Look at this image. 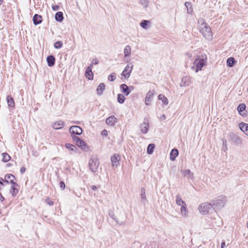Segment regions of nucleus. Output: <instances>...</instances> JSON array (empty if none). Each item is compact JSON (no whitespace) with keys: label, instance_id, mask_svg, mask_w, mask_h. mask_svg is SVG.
Segmentation results:
<instances>
[{"label":"nucleus","instance_id":"obj_1","mask_svg":"<svg viewBox=\"0 0 248 248\" xmlns=\"http://www.w3.org/2000/svg\"><path fill=\"white\" fill-rule=\"evenodd\" d=\"M198 27L200 32L206 39H212L213 34L209 26L205 22L203 18H200L198 20Z\"/></svg>","mask_w":248,"mask_h":248},{"label":"nucleus","instance_id":"obj_2","mask_svg":"<svg viewBox=\"0 0 248 248\" xmlns=\"http://www.w3.org/2000/svg\"><path fill=\"white\" fill-rule=\"evenodd\" d=\"M207 62V56L206 55H198L196 56L194 62L192 69L195 70L196 73L202 70L203 66L206 65Z\"/></svg>","mask_w":248,"mask_h":248},{"label":"nucleus","instance_id":"obj_3","mask_svg":"<svg viewBox=\"0 0 248 248\" xmlns=\"http://www.w3.org/2000/svg\"><path fill=\"white\" fill-rule=\"evenodd\" d=\"M226 202V198L221 196L218 197L212 203L213 208L214 210L220 209L223 207Z\"/></svg>","mask_w":248,"mask_h":248},{"label":"nucleus","instance_id":"obj_4","mask_svg":"<svg viewBox=\"0 0 248 248\" xmlns=\"http://www.w3.org/2000/svg\"><path fill=\"white\" fill-rule=\"evenodd\" d=\"M99 165V161L97 158H92L90 159L89 166L90 170L93 172H95L97 171Z\"/></svg>","mask_w":248,"mask_h":248},{"label":"nucleus","instance_id":"obj_5","mask_svg":"<svg viewBox=\"0 0 248 248\" xmlns=\"http://www.w3.org/2000/svg\"><path fill=\"white\" fill-rule=\"evenodd\" d=\"M211 208L212 204L208 202L202 203L199 207L200 212L203 214H207Z\"/></svg>","mask_w":248,"mask_h":248},{"label":"nucleus","instance_id":"obj_6","mask_svg":"<svg viewBox=\"0 0 248 248\" xmlns=\"http://www.w3.org/2000/svg\"><path fill=\"white\" fill-rule=\"evenodd\" d=\"M133 67V65L131 63L127 65L124 68L123 72L122 73L121 76L122 77H124L126 79L128 78L132 71Z\"/></svg>","mask_w":248,"mask_h":248},{"label":"nucleus","instance_id":"obj_7","mask_svg":"<svg viewBox=\"0 0 248 248\" xmlns=\"http://www.w3.org/2000/svg\"><path fill=\"white\" fill-rule=\"evenodd\" d=\"M69 132L72 135H80L82 133V129L78 126L74 125L70 127Z\"/></svg>","mask_w":248,"mask_h":248},{"label":"nucleus","instance_id":"obj_8","mask_svg":"<svg viewBox=\"0 0 248 248\" xmlns=\"http://www.w3.org/2000/svg\"><path fill=\"white\" fill-rule=\"evenodd\" d=\"M149 128V124L147 119H144L143 123L140 125V129L141 132L143 134L148 132Z\"/></svg>","mask_w":248,"mask_h":248},{"label":"nucleus","instance_id":"obj_9","mask_svg":"<svg viewBox=\"0 0 248 248\" xmlns=\"http://www.w3.org/2000/svg\"><path fill=\"white\" fill-rule=\"evenodd\" d=\"M155 91L154 90L152 91H149L146 94V97H145V104L147 106L150 105L151 102L152 101L154 94H155Z\"/></svg>","mask_w":248,"mask_h":248},{"label":"nucleus","instance_id":"obj_10","mask_svg":"<svg viewBox=\"0 0 248 248\" xmlns=\"http://www.w3.org/2000/svg\"><path fill=\"white\" fill-rule=\"evenodd\" d=\"M117 118L114 115H111L106 119V124L110 126H114L116 123H117Z\"/></svg>","mask_w":248,"mask_h":248},{"label":"nucleus","instance_id":"obj_11","mask_svg":"<svg viewBox=\"0 0 248 248\" xmlns=\"http://www.w3.org/2000/svg\"><path fill=\"white\" fill-rule=\"evenodd\" d=\"M191 82V78L188 76H185L182 78L180 85L181 87L188 86Z\"/></svg>","mask_w":248,"mask_h":248},{"label":"nucleus","instance_id":"obj_12","mask_svg":"<svg viewBox=\"0 0 248 248\" xmlns=\"http://www.w3.org/2000/svg\"><path fill=\"white\" fill-rule=\"evenodd\" d=\"M120 156L118 154H114L111 157V161L113 166H117L119 164Z\"/></svg>","mask_w":248,"mask_h":248},{"label":"nucleus","instance_id":"obj_13","mask_svg":"<svg viewBox=\"0 0 248 248\" xmlns=\"http://www.w3.org/2000/svg\"><path fill=\"white\" fill-rule=\"evenodd\" d=\"M77 145L85 152L89 150V148L87 143L82 140H80L77 143Z\"/></svg>","mask_w":248,"mask_h":248},{"label":"nucleus","instance_id":"obj_14","mask_svg":"<svg viewBox=\"0 0 248 248\" xmlns=\"http://www.w3.org/2000/svg\"><path fill=\"white\" fill-rule=\"evenodd\" d=\"M91 67H88L86 70L85 75L89 80H93V74L92 70Z\"/></svg>","mask_w":248,"mask_h":248},{"label":"nucleus","instance_id":"obj_15","mask_svg":"<svg viewBox=\"0 0 248 248\" xmlns=\"http://www.w3.org/2000/svg\"><path fill=\"white\" fill-rule=\"evenodd\" d=\"M64 125V123L62 121H59L54 123L52 126L55 129H60L62 128Z\"/></svg>","mask_w":248,"mask_h":248},{"label":"nucleus","instance_id":"obj_16","mask_svg":"<svg viewBox=\"0 0 248 248\" xmlns=\"http://www.w3.org/2000/svg\"><path fill=\"white\" fill-rule=\"evenodd\" d=\"M33 21L35 25L39 24L42 22V17L41 16L35 14L33 17Z\"/></svg>","mask_w":248,"mask_h":248},{"label":"nucleus","instance_id":"obj_17","mask_svg":"<svg viewBox=\"0 0 248 248\" xmlns=\"http://www.w3.org/2000/svg\"><path fill=\"white\" fill-rule=\"evenodd\" d=\"M65 147L70 151L71 154L76 152L78 149L76 146L70 143H66Z\"/></svg>","mask_w":248,"mask_h":248},{"label":"nucleus","instance_id":"obj_18","mask_svg":"<svg viewBox=\"0 0 248 248\" xmlns=\"http://www.w3.org/2000/svg\"><path fill=\"white\" fill-rule=\"evenodd\" d=\"M46 61L49 66H52L55 64V58L53 56L50 55L47 57Z\"/></svg>","mask_w":248,"mask_h":248},{"label":"nucleus","instance_id":"obj_19","mask_svg":"<svg viewBox=\"0 0 248 248\" xmlns=\"http://www.w3.org/2000/svg\"><path fill=\"white\" fill-rule=\"evenodd\" d=\"M179 152L177 149H173L170 153V159L171 161H174L176 157L178 156Z\"/></svg>","mask_w":248,"mask_h":248},{"label":"nucleus","instance_id":"obj_20","mask_svg":"<svg viewBox=\"0 0 248 248\" xmlns=\"http://www.w3.org/2000/svg\"><path fill=\"white\" fill-rule=\"evenodd\" d=\"M120 89L122 92L125 94V95H128L130 93V91H129V88L127 86V85L125 84H123L120 86Z\"/></svg>","mask_w":248,"mask_h":248},{"label":"nucleus","instance_id":"obj_21","mask_svg":"<svg viewBox=\"0 0 248 248\" xmlns=\"http://www.w3.org/2000/svg\"><path fill=\"white\" fill-rule=\"evenodd\" d=\"M181 172L183 174V175L184 176L187 177V178H192L193 177V174L191 172L190 170H181Z\"/></svg>","mask_w":248,"mask_h":248},{"label":"nucleus","instance_id":"obj_22","mask_svg":"<svg viewBox=\"0 0 248 248\" xmlns=\"http://www.w3.org/2000/svg\"><path fill=\"white\" fill-rule=\"evenodd\" d=\"M105 85L104 83H100L96 89V92H97V94L99 95H101L102 94L103 91L105 90Z\"/></svg>","mask_w":248,"mask_h":248},{"label":"nucleus","instance_id":"obj_23","mask_svg":"<svg viewBox=\"0 0 248 248\" xmlns=\"http://www.w3.org/2000/svg\"><path fill=\"white\" fill-rule=\"evenodd\" d=\"M232 140L236 145L240 144L242 143L241 138L237 135H233L232 136Z\"/></svg>","mask_w":248,"mask_h":248},{"label":"nucleus","instance_id":"obj_24","mask_svg":"<svg viewBox=\"0 0 248 248\" xmlns=\"http://www.w3.org/2000/svg\"><path fill=\"white\" fill-rule=\"evenodd\" d=\"M131 47L129 45L126 46L124 49V58L125 59L126 57L129 56L131 54Z\"/></svg>","mask_w":248,"mask_h":248},{"label":"nucleus","instance_id":"obj_25","mask_svg":"<svg viewBox=\"0 0 248 248\" xmlns=\"http://www.w3.org/2000/svg\"><path fill=\"white\" fill-rule=\"evenodd\" d=\"M18 186H11V189H10V193H11L13 197H15L18 192V190L17 188V187Z\"/></svg>","mask_w":248,"mask_h":248},{"label":"nucleus","instance_id":"obj_26","mask_svg":"<svg viewBox=\"0 0 248 248\" xmlns=\"http://www.w3.org/2000/svg\"><path fill=\"white\" fill-rule=\"evenodd\" d=\"M55 18L57 21L61 22L63 19V13L62 12H58L55 15Z\"/></svg>","mask_w":248,"mask_h":248},{"label":"nucleus","instance_id":"obj_27","mask_svg":"<svg viewBox=\"0 0 248 248\" xmlns=\"http://www.w3.org/2000/svg\"><path fill=\"white\" fill-rule=\"evenodd\" d=\"M176 202L177 204L179 206H182L184 205V206H186V203L184 201H183L181 198L180 196L179 195H176Z\"/></svg>","mask_w":248,"mask_h":248},{"label":"nucleus","instance_id":"obj_28","mask_svg":"<svg viewBox=\"0 0 248 248\" xmlns=\"http://www.w3.org/2000/svg\"><path fill=\"white\" fill-rule=\"evenodd\" d=\"M7 102L8 105L9 107H14L15 106V102L13 98L10 95L7 96Z\"/></svg>","mask_w":248,"mask_h":248},{"label":"nucleus","instance_id":"obj_29","mask_svg":"<svg viewBox=\"0 0 248 248\" xmlns=\"http://www.w3.org/2000/svg\"><path fill=\"white\" fill-rule=\"evenodd\" d=\"M180 211H181V214L182 215V216L185 217H187L188 210L186 208V205L184 206V205L182 206H181Z\"/></svg>","mask_w":248,"mask_h":248},{"label":"nucleus","instance_id":"obj_30","mask_svg":"<svg viewBox=\"0 0 248 248\" xmlns=\"http://www.w3.org/2000/svg\"><path fill=\"white\" fill-rule=\"evenodd\" d=\"M158 99L160 100H161L163 104L166 105L168 104V100L167 98L164 95L159 94L158 96Z\"/></svg>","mask_w":248,"mask_h":248},{"label":"nucleus","instance_id":"obj_31","mask_svg":"<svg viewBox=\"0 0 248 248\" xmlns=\"http://www.w3.org/2000/svg\"><path fill=\"white\" fill-rule=\"evenodd\" d=\"M239 127L240 129L246 134L248 128V124L244 123H241L239 124Z\"/></svg>","mask_w":248,"mask_h":248},{"label":"nucleus","instance_id":"obj_32","mask_svg":"<svg viewBox=\"0 0 248 248\" xmlns=\"http://www.w3.org/2000/svg\"><path fill=\"white\" fill-rule=\"evenodd\" d=\"M235 63V60L233 57L229 58L227 59V65L228 67H232Z\"/></svg>","mask_w":248,"mask_h":248},{"label":"nucleus","instance_id":"obj_33","mask_svg":"<svg viewBox=\"0 0 248 248\" xmlns=\"http://www.w3.org/2000/svg\"><path fill=\"white\" fill-rule=\"evenodd\" d=\"M185 5L187 8V13L191 14L193 12L191 3L190 2H186Z\"/></svg>","mask_w":248,"mask_h":248},{"label":"nucleus","instance_id":"obj_34","mask_svg":"<svg viewBox=\"0 0 248 248\" xmlns=\"http://www.w3.org/2000/svg\"><path fill=\"white\" fill-rule=\"evenodd\" d=\"M2 161L4 162H7L11 159L10 156L6 153L2 154Z\"/></svg>","mask_w":248,"mask_h":248},{"label":"nucleus","instance_id":"obj_35","mask_svg":"<svg viewBox=\"0 0 248 248\" xmlns=\"http://www.w3.org/2000/svg\"><path fill=\"white\" fill-rule=\"evenodd\" d=\"M139 1L143 8H146L149 6V0H139Z\"/></svg>","mask_w":248,"mask_h":248},{"label":"nucleus","instance_id":"obj_36","mask_svg":"<svg viewBox=\"0 0 248 248\" xmlns=\"http://www.w3.org/2000/svg\"><path fill=\"white\" fill-rule=\"evenodd\" d=\"M150 23V21L149 20H142L140 23V26L144 29H147L148 28V25Z\"/></svg>","mask_w":248,"mask_h":248},{"label":"nucleus","instance_id":"obj_37","mask_svg":"<svg viewBox=\"0 0 248 248\" xmlns=\"http://www.w3.org/2000/svg\"><path fill=\"white\" fill-rule=\"evenodd\" d=\"M125 100V97L124 95L122 94H118L117 96V101L120 104H123L124 103Z\"/></svg>","mask_w":248,"mask_h":248},{"label":"nucleus","instance_id":"obj_38","mask_svg":"<svg viewBox=\"0 0 248 248\" xmlns=\"http://www.w3.org/2000/svg\"><path fill=\"white\" fill-rule=\"evenodd\" d=\"M155 145L154 144H150L147 148V153L149 155L152 154L154 152Z\"/></svg>","mask_w":248,"mask_h":248},{"label":"nucleus","instance_id":"obj_39","mask_svg":"<svg viewBox=\"0 0 248 248\" xmlns=\"http://www.w3.org/2000/svg\"><path fill=\"white\" fill-rule=\"evenodd\" d=\"M63 43L61 41H58L54 43V47L56 49H59L62 46Z\"/></svg>","mask_w":248,"mask_h":248},{"label":"nucleus","instance_id":"obj_40","mask_svg":"<svg viewBox=\"0 0 248 248\" xmlns=\"http://www.w3.org/2000/svg\"><path fill=\"white\" fill-rule=\"evenodd\" d=\"M141 199L142 201H145L146 200L145 189L144 187L141 188Z\"/></svg>","mask_w":248,"mask_h":248},{"label":"nucleus","instance_id":"obj_41","mask_svg":"<svg viewBox=\"0 0 248 248\" xmlns=\"http://www.w3.org/2000/svg\"><path fill=\"white\" fill-rule=\"evenodd\" d=\"M246 109V105L244 104H240L238 108V111L240 112V113L244 111Z\"/></svg>","mask_w":248,"mask_h":248},{"label":"nucleus","instance_id":"obj_42","mask_svg":"<svg viewBox=\"0 0 248 248\" xmlns=\"http://www.w3.org/2000/svg\"><path fill=\"white\" fill-rule=\"evenodd\" d=\"M116 79L115 74L112 73L108 77V79L110 81H113Z\"/></svg>","mask_w":248,"mask_h":248},{"label":"nucleus","instance_id":"obj_43","mask_svg":"<svg viewBox=\"0 0 248 248\" xmlns=\"http://www.w3.org/2000/svg\"><path fill=\"white\" fill-rule=\"evenodd\" d=\"M15 179V177L12 174H8L5 176V179H8L10 181L11 179Z\"/></svg>","mask_w":248,"mask_h":248},{"label":"nucleus","instance_id":"obj_44","mask_svg":"<svg viewBox=\"0 0 248 248\" xmlns=\"http://www.w3.org/2000/svg\"><path fill=\"white\" fill-rule=\"evenodd\" d=\"M98 63H99V61H98V60H97L96 59H93V60L92 61V62H91V64L90 65V66H89V67H91V68H92L93 66V65H96V64H98Z\"/></svg>","mask_w":248,"mask_h":248},{"label":"nucleus","instance_id":"obj_45","mask_svg":"<svg viewBox=\"0 0 248 248\" xmlns=\"http://www.w3.org/2000/svg\"><path fill=\"white\" fill-rule=\"evenodd\" d=\"M71 137H72L73 140L76 142V144L81 140L78 137L76 136L75 135H72L71 134Z\"/></svg>","mask_w":248,"mask_h":248},{"label":"nucleus","instance_id":"obj_46","mask_svg":"<svg viewBox=\"0 0 248 248\" xmlns=\"http://www.w3.org/2000/svg\"><path fill=\"white\" fill-rule=\"evenodd\" d=\"M60 186L62 190H63L65 188V186L64 182L60 181Z\"/></svg>","mask_w":248,"mask_h":248},{"label":"nucleus","instance_id":"obj_47","mask_svg":"<svg viewBox=\"0 0 248 248\" xmlns=\"http://www.w3.org/2000/svg\"><path fill=\"white\" fill-rule=\"evenodd\" d=\"M46 202L49 205H52L53 204V202L49 199L46 200Z\"/></svg>","mask_w":248,"mask_h":248},{"label":"nucleus","instance_id":"obj_48","mask_svg":"<svg viewBox=\"0 0 248 248\" xmlns=\"http://www.w3.org/2000/svg\"><path fill=\"white\" fill-rule=\"evenodd\" d=\"M60 8L59 6L58 5H53L52 6V9L53 11H58Z\"/></svg>","mask_w":248,"mask_h":248},{"label":"nucleus","instance_id":"obj_49","mask_svg":"<svg viewBox=\"0 0 248 248\" xmlns=\"http://www.w3.org/2000/svg\"><path fill=\"white\" fill-rule=\"evenodd\" d=\"M14 181V179H11V180L9 181V183L12 184V186H18V184L16 183Z\"/></svg>","mask_w":248,"mask_h":248},{"label":"nucleus","instance_id":"obj_50","mask_svg":"<svg viewBox=\"0 0 248 248\" xmlns=\"http://www.w3.org/2000/svg\"><path fill=\"white\" fill-rule=\"evenodd\" d=\"M166 119V116L165 114H163L162 115H161L160 117H159V119L161 121H163V120H164Z\"/></svg>","mask_w":248,"mask_h":248},{"label":"nucleus","instance_id":"obj_51","mask_svg":"<svg viewBox=\"0 0 248 248\" xmlns=\"http://www.w3.org/2000/svg\"><path fill=\"white\" fill-rule=\"evenodd\" d=\"M102 135L107 136L108 135V131L106 130H103L102 132Z\"/></svg>","mask_w":248,"mask_h":248},{"label":"nucleus","instance_id":"obj_52","mask_svg":"<svg viewBox=\"0 0 248 248\" xmlns=\"http://www.w3.org/2000/svg\"><path fill=\"white\" fill-rule=\"evenodd\" d=\"M26 171V168L24 167H22L20 169V172L23 174Z\"/></svg>","mask_w":248,"mask_h":248},{"label":"nucleus","instance_id":"obj_53","mask_svg":"<svg viewBox=\"0 0 248 248\" xmlns=\"http://www.w3.org/2000/svg\"><path fill=\"white\" fill-rule=\"evenodd\" d=\"M0 185L1 186H4V180L3 178L0 177Z\"/></svg>","mask_w":248,"mask_h":248},{"label":"nucleus","instance_id":"obj_54","mask_svg":"<svg viewBox=\"0 0 248 248\" xmlns=\"http://www.w3.org/2000/svg\"><path fill=\"white\" fill-rule=\"evenodd\" d=\"M4 200V198L2 195L1 193L0 192V201L1 202H3Z\"/></svg>","mask_w":248,"mask_h":248},{"label":"nucleus","instance_id":"obj_55","mask_svg":"<svg viewBox=\"0 0 248 248\" xmlns=\"http://www.w3.org/2000/svg\"><path fill=\"white\" fill-rule=\"evenodd\" d=\"M225 246V242L223 241L221 244V248H224Z\"/></svg>","mask_w":248,"mask_h":248},{"label":"nucleus","instance_id":"obj_56","mask_svg":"<svg viewBox=\"0 0 248 248\" xmlns=\"http://www.w3.org/2000/svg\"><path fill=\"white\" fill-rule=\"evenodd\" d=\"M9 180L8 179H5V180H4V184L5 185V184H9Z\"/></svg>","mask_w":248,"mask_h":248},{"label":"nucleus","instance_id":"obj_57","mask_svg":"<svg viewBox=\"0 0 248 248\" xmlns=\"http://www.w3.org/2000/svg\"><path fill=\"white\" fill-rule=\"evenodd\" d=\"M92 189L93 190H96L97 187H96V186H92Z\"/></svg>","mask_w":248,"mask_h":248},{"label":"nucleus","instance_id":"obj_58","mask_svg":"<svg viewBox=\"0 0 248 248\" xmlns=\"http://www.w3.org/2000/svg\"><path fill=\"white\" fill-rule=\"evenodd\" d=\"M226 142H227L226 141H223V145H225L226 146Z\"/></svg>","mask_w":248,"mask_h":248},{"label":"nucleus","instance_id":"obj_59","mask_svg":"<svg viewBox=\"0 0 248 248\" xmlns=\"http://www.w3.org/2000/svg\"><path fill=\"white\" fill-rule=\"evenodd\" d=\"M3 0H0V5L2 4Z\"/></svg>","mask_w":248,"mask_h":248},{"label":"nucleus","instance_id":"obj_60","mask_svg":"<svg viewBox=\"0 0 248 248\" xmlns=\"http://www.w3.org/2000/svg\"><path fill=\"white\" fill-rule=\"evenodd\" d=\"M246 134L248 136V130L246 133Z\"/></svg>","mask_w":248,"mask_h":248},{"label":"nucleus","instance_id":"obj_61","mask_svg":"<svg viewBox=\"0 0 248 248\" xmlns=\"http://www.w3.org/2000/svg\"><path fill=\"white\" fill-rule=\"evenodd\" d=\"M111 217L112 218L114 219V215L111 216Z\"/></svg>","mask_w":248,"mask_h":248},{"label":"nucleus","instance_id":"obj_62","mask_svg":"<svg viewBox=\"0 0 248 248\" xmlns=\"http://www.w3.org/2000/svg\"><path fill=\"white\" fill-rule=\"evenodd\" d=\"M2 189V186H0V190H1Z\"/></svg>","mask_w":248,"mask_h":248},{"label":"nucleus","instance_id":"obj_63","mask_svg":"<svg viewBox=\"0 0 248 248\" xmlns=\"http://www.w3.org/2000/svg\"><path fill=\"white\" fill-rule=\"evenodd\" d=\"M247 227L248 228V223H247Z\"/></svg>","mask_w":248,"mask_h":248}]
</instances>
